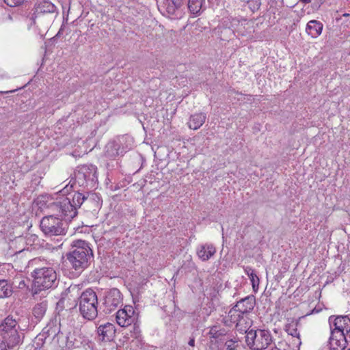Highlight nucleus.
I'll list each match as a JSON object with an SVG mask.
<instances>
[{"instance_id": "1", "label": "nucleus", "mask_w": 350, "mask_h": 350, "mask_svg": "<svg viewBox=\"0 0 350 350\" xmlns=\"http://www.w3.org/2000/svg\"><path fill=\"white\" fill-rule=\"evenodd\" d=\"M72 189V185H66L62 190L55 193V201L48 205L49 209L57 216L71 219L77 215L79 208L87 198L81 193H75L72 198L67 196Z\"/></svg>"}, {"instance_id": "2", "label": "nucleus", "mask_w": 350, "mask_h": 350, "mask_svg": "<svg viewBox=\"0 0 350 350\" xmlns=\"http://www.w3.org/2000/svg\"><path fill=\"white\" fill-rule=\"evenodd\" d=\"M226 27L220 28V39L228 40L234 35L237 38L250 37L254 32V23L243 18L230 17L224 21Z\"/></svg>"}, {"instance_id": "3", "label": "nucleus", "mask_w": 350, "mask_h": 350, "mask_svg": "<svg viewBox=\"0 0 350 350\" xmlns=\"http://www.w3.org/2000/svg\"><path fill=\"white\" fill-rule=\"evenodd\" d=\"M93 252L89 244L83 240H76L72 243V250L67 254V259L72 268L81 273L89 266Z\"/></svg>"}, {"instance_id": "4", "label": "nucleus", "mask_w": 350, "mask_h": 350, "mask_svg": "<svg viewBox=\"0 0 350 350\" xmlns=\"http://www.w3.org/2000/svg\"><path fill=\"white\" fill-rule=\"evenodd\" d=\"M331 335L329 343L332 345L346 347V335L350 334V318L349 316H331L329 318Z\"/></svg>"}, {"instance_id": "5", "label": "nucleus", "mask_w": 350, "mask_h": 350, "mask_svg": "<svg viewBox=\"0 0 350 350\" xmlns=\"http://www.w3.org/2000/svg\"><path fill=\"white\" fill-rule=\"evenodd\" d=\"M31 275L33 279V291H34V294L55 287L58 283L57 273L52 267L36 268Z\"/></svg>"}, {"instance_id": "6", "label": "nucleus", "mask_w": 350, "mask_h": 350, "mask_svg": "<svg viewBox=\"0 0 350 350\" xmlns=\"http://www.w3.org/2000/svg\"><path fill=\"white\" fill-rule=\"evenodd\" d=\"M79 312L81 316L89 321L95 319L98 316V297L92 289L83 292L79 298Z\"/></svg>"}, {"instance_id": "7", "label": "nucleus", "mask_w": 350, "mask_h": 350, "mask_svg": "<svg viewBox=\"0 0 350 350\" xmlns=\"http://www.w3.org/2000/svg\"><path fill=\"white\" fill-rule=\"evenodd\" d=\"M273 342V336L269 330L258 329L246 332L245 342L251 350H265Z\"/></svg>"}, {"instance_id": "8", "label": "nucleus", "mask_w": 350, "mask_h": 350, "mask_svg": "<svg viewBox=\"0 0 350 350\" xmlns=\"http://www.w3.org/2000/svg\"><path fill=\"white\" fill-rule=\"evenodd\" d=\"M40 227L47 237L61 236L66 233L65 224L53 215L44 217L40 221Z\"/></svg>"}, {"instance_id": "9", "label": "nucleus", "mask_w": 350, "mask_h": 350, "mask_svg": "<svg viewBox=\"0 0 350 350\" xmlns=\"http://www.w3.org/2000/svg\"><path fill=\"white\" fill-rule=\"evenodd\" d=\"M122 295L118 288H111L106 293L104 298V312L111 313L122 305Z\"/></svg>"}, {"instance_id": "10", "label": "nucleus", "mask_w": 350, "mask_h": 350, "mask_svg": "<svg viewBox=\"0 0 350 350\" xmlns=\"http://www.w3.org/2000/svg\"><path fill=\"white\" fill-rule=\"evenodd\" d=\"M137 321V315L133 306H125L122 309H120L116 312V321L122 327H126L134 323Z\"/></svg>"}, {"instance_id": "11", "label": "nucleus", "mask_w": 350, "mask_h": 350, "mask_svg": "<svg viewBox=\"0 0 350 350\" xmlns=\"http://www.w3.org/2000/svg\"><path fill=\"white\" fill-rule=\"evenodd\" d=\"M35 10V12L29 18L31 25H35L36 18L40 17L42 14L55 12L56 7L48 1H43L36 5Z\"/></svg>"}, {"instance_id": "12", "label": "nucleus", "mask_w": 350, "mask_h": 350, "mask_svg": "<svg viewBox=\"0 0 350 350\" xmlns=\"http://www.w3.org/2000/svg\"><path fill=\"white\" fill-rule=\"evenodd\" d=\"M183 0H165L163 4V9L170 16H178L182 12Z\"/></svg>"}, {"instance_id": "13", "label": "nucleus", "mask_w": 350, "mask_h": 350, "mask_svg": "<svg viewBox=\"0 0 350 350\" xmlns=\"http://www.w3.org/2000/svg\"><path fill=\"white\" fill-rule=\"evenodd\" d=\"M99 339L102 341L108 342L113 339L116 335V327L113 324L107 323L100 325L97 329Z\"/></svg>"}, {"instance_id": "14", "label": "nucleus", "mask_w": 350, "mask_h": 350, "mask_svg": "<svg viewBox=\"0 0 350 350\" xmlns=\"http://www.w3.org/2000/svg\"><path fill=\"white\" fill-rule=\"evenodd\" d=\"M255 304V297L250 295L239 301L234 307L245 315L250 313L254 309Z\"/></svg>"}, {"instance_id": "15", "label": "nucleus", "mask_w": 350, "mask_h": 350, "mask_svg": "<svg viewBox=\"0 0 350 350\" xmlns=\"http://www.w3.org/2000/svg\"><path fill=\"white\" fill-rule=\"evenodd\" d=\"M196 253L200 260L207 261L215 254L216 248L211 243H204L198 247Z\"/></svg>"}, {"instance_id": "16", "label": "nucleus", "mask_w": 350, "mask_h": 350, "mask_svg": "<svg viewBox=\"0 0 350 350\" xmlns=\"http://www.w3.org/2000/svg\"><path fill=\"white\" fill-rule=\"evenodd\" d=\"M3 338L7 342L8 347L12 349L22 343L23 334H20L18 330H14L12 332L3 335Z\"/></svg>"}, {"instance_id": "17", "label": "nucleus", "mask_w": 350, "mask_h": 350, "mask_svg": "<svg viewBox=\"0 0 350 350\" xmlns=\"http://www.w3.org/2000/svg\"><path fill=\"white\" fill-rule=\"evenodd\" d=\"M243 317L244 315L234 306L225 317V323H228L229 325L235 324L236 327H238L243 320Z\"/></svg>"}, {"instance_id": "18", "label": "nucleus", "mask_w": 350, "mask_h": 350, "mask_svg": "<svg viewBox=\"0 0 350 350\" xmlns=\"http://www.w3.org/2000/svg\"><path fill=\"white\" fill-rule=\"evenodd\" d=\"M206 114L203 113H197L193 114L189 117V120L187 123L188 126L191 129L197 130L203 125L206 121Z\"/></svg>"}, {"instance_id": "19", "label": "nucleus", "mask_w": 350, "mask_h": 350, "mask_svg": "<svg viewBox=\"0 0 350 350\" xmlns=\"http://www.w3.org/2000/svg\"><path fill=\"white\" fill-rule=\"evenodd\" d=\"M1 330L3 332V335L12 332L14 330H18L20 327L18 322L12 317H7L1 325Z\"/></svg>"}, {"instance_id": "20", "label": "nucleus", "mask_w": 350, "mask_h": 350, "mask_svg": "<svg viewBox=\"0 0 350 350\" xmlns=\"http://www.w3.org/2000/svg\"><path fill=\"white\" fill-rule=\"evenodd\" d=\"M323 25L319 21L312 20L307 24L306 31L313 38L319 36L321 33Z\"/></svg>"}, {"instance_id": "21", "label": "nucleus", "mask_w": 350, "mask_h": 350, "mask_svg": "<svg viewBox=\"0 0 350 350\" xmlns=\"http://www.w3.org/2000/svg\"><path fill=\"white\" fill-rule=\"evenodd\" d=\"M131 139L129 136H121L118 137V142L116 146H118L117 148V154H122L126 152V149H129L131 147Z\"/></svg>"}, {"instance_id": "22", "label": "nucleus", "mask_w": 350, "mask_h": 350, "mask_svg": "<svg viewBox=\"0 0 350 350\" xmlns=\"http://www.w3.org/2000/svg\"><path fill=\"white\" fill-rule=\"evenodd\" d=\"M204 0H189L188 8L190 12L194 15H200L204 10Z\"/></svg>"}, {"instance_id": "23", "label": "nucleus", "mask_w": 350, "mask_h": 350, "mask_svg": "<svg viewBox=\"0 0 350 350\" xmlns=\"http://www.w3.org/2000/svg\"><path fill=\"white\" fill-rule=\"evenodd\" d=\"M13 293L12 285L5 280H0V299L10 297Z\"/></svg>"}, {"instance_id": "24", "label": "nucleus", "mask_w": 350, "mask_h": 350, "mask_svg": "<svg viewBox=\"0 0 350 350\" xmlns=\"http://www.w3.org/2000/svg\"><path fill=\"white\" fill-rule=\"evenodd\" d=\"M245 272L247 273L250 280L251 281L252 288L254 292H256L259 287L260 280L259 278L255 273V271L250 267H246L245 269Z\"/></svg>"}, {"instance_id": "25", "label": "nucleus", "mask_w": 350, "mask_h": 350, "mask_svg": "<svg viewBox=\"0 0 350 350\" xmlns=\"http://www.w3.org/2000/svg\"><path fill=\"white\" fill-rule=\"evenodd\" d=\"M47 308V304L46 302H40L33 307L32 313L33 317L37 319V321H40L44 317Z\"/></svg>"}, {"instance_id": "26", "label": "nucleus", "mask_w": 350, "mask_h": 350, "mask_svg": "<svg viewBox=\"0 0 350 350\" xmlns=\"http://www.w3.org/2000/svg\"><path fill=\"white\" fill-rule=\"evenodd\" d=\"M96 172V169L94 167L90 169L89 167H83L78 172L77 178H81L83 176L86 181L93 180V177L95 176Z\"/></svg>"}, {"instance_id": "27", "label": "nucleus", "mask_w": 350, "mask_h": 350, "mask_svg": "<svg viewBox=\"0 0 350 350\" xmlns=\"http://www.w3.org/2000/svg\"><path fill=\"white\" fill-rule=\"evenodd\" d=\"M297 325L298 322L294 320H291V322L287 323L285 325V331L288 333V335L292 336L293 337L299 338V333L297 330Z\"/></svg>"}, {"instance_id": "28", "label": "nucleus", "mask_w": 350, "mask_h": 350, "mask_svg": "<svg viewBox=\"0 0 350 350\" xmlns=\"http://www.w3.org/2000/svg\"><path fill=\"white\" fill-rule=\"evenodd\" d=\"M248 4L250 9L254 11L259 9L261 2L260 0H250Z\"/></svg>"}, {"instance_id": "29", "label": "nucleus", "mask_w": 350, "mask_h": 350, "mask_svg": "<svg viewBox=\"0 0 350 350\" xmlns=\"http://www.w3.org/2000/svg\"><path fill=\"white\" fill-rule=\"evenodd\" d=\"M24 1L25 0H4L5 3L10 7L19 6L22 5Z\"/></svg>"}, {"instance_id": "30", "label": "nucleus", "mask_w": 350, "mask_h": 350, "mask_svg": "<svg viewBox=\"0 0 350 350\" xmlns=\"http://www.w3.org/2000/svg\"><path fill=\"white\" fill-rule=\"evenodd\" d=\"M79 288L77 286H70L68 289V293L72 294L75 293L76 291L79 293ZM72 295H71L72 296Z\"/></svg>"}, {"instance_id": "31", "label": "nucleus", "mask_w": 350, "mask_h": 350, "mask_svg": "<svg viewBox=\"0 0 350 350\" xmlns=\"http://www.w3.org/2000/svg\"><path fill=\"white\" fill-rule=\"evenodd\" d=\"M329 350H343L346 347H340V346H338V345H336V346H334V345H332L331 344H329Z\"/></svg>"}, {"instance_id": "32", "label": "nucleus", "mask_w": 350, "mask_h": 350, "mask_svg": "<svg viewBox=\"0 0 350 350\" xmlns=\"http://www.w3.org/2000/svg\"><path fill=\"white\" fill-rule=\"evenodd\" d=\"M188 345L194 347H195V338L193 336L189 337V341H188Z\"/></svg>"}, {"instance_id": "33", "label": "nucleus", "mask_w": 350, "mask_h": 350, "mask_svg": "<svg viewBox=\"0 0 350 350\" xmlns=\"http://www.w3.org/2000/svg\"><path fill=\"white\" fill-rule=\"evenodd\" d=\"M18 287L19 288H23L26 287V284H25V280H21V281L19 282V283H18Z\"/></svg>"}, {"instance_id": "34", "label": "nucleus", "mask_w": 350, "mask_h": 350, "mask_svg": "<svg viewBox=\"0 0 350 350\" xmlns=\"http://www.w3.org/2000/svg\"><path fill=\"white\" fill-rule=\"evenodd\" d=\"M39 262V260L38 259H33L29 262V265L31 266H33L37 264V262Z\"/></svg>"}, {"instance_id": "35", "label": "nucleus", "mask_w": 350, "mask_h": 350, "mask_svg": "<svg viewBox=\"0 0 350 350\" xmlns=\"http://www.w3.org/2000/svg\"><path fill=\"white\" fill-rule=\"evenodd\" d=\"M5 20L6 21H12L13 20L12 16L10 14L7 15Z\"/></svg>"}, {"instance_id": "36", "label": "nucleus", "mask_w": 350, "mask_h": 350, "mask_svg": "<svg viewBox=\"0 0 350 350\" xmlns=\"http://www.w3.org/2000/svg\"><path fill=\"white\" fill-rule=\"evenodd\" d=\"M65 301H66V298H65V297H64V298L61 299L59 300V301L57 303V305H58V306H61L62 304H64Z\"/></svg>"}, {"instance_id": "37", "label": "nucleus", "mask_w": 350, "mask_h": 350, "mask_svg": "<svg viewBox=\"0 0 350 350\" xmlns=\"http://www.w3.org/2000/svg\"><path fill=\"white\" fill-rule=\"evenodd\" d=\"M299 1L304 3H309L311 2L312 0H299Z\"/></svg>"}, {"instance_id": "38", "label": "nucleus", "mask_w": 350, "mask_h": 350, "mask_svg": "<svg viewBox=\"0 0 350 350\" xmlns=\"http://www.w3.org/2000/svg\"><path fill=\"white\" fill-rule=\"evenodd\" d=\"M0 350H7L4 346H0Z\"/></svg>"}, {"instance_id": "39", "label": "nucleus", "mask_w": 350, "mask_h": 350, "mask_svg": "<svg viewBox=\"0 0 350 350\" xmlns=\"http://www.w3.org/2000/svg\"><path fill=\"white\" fill-rule=\"evenodd\" d=\"M349 15H350V14H348V13H345V14H343V16H345V17H347V16H349Z\"/></svg>"}, {"instance_id": "40", "label": "nucleus", "mask_w": 350, "mask_h": 350, "mask_svg": "<svg viewBox=\"0 0 350 350\" xmlns=\"http://www.w3.org/2000/svg\"><path fill=\"white\" fill-rule=\"evenodd\" d=\"M348 350H350V348Z\"/></svg>"}]
</instances>
